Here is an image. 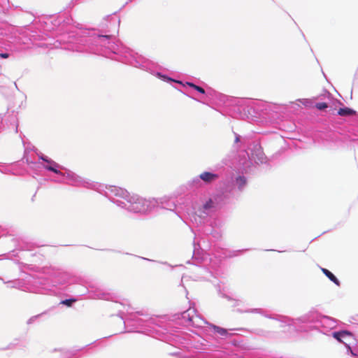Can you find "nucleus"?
<instances>
[{"instance_id": "obj_23", "label": "nucleus", "mask_w": 358, "mask_h": 358, "mask_svg": "<svg viewBox=\"0 0 358 358\" xmlns=\"http://www.w3.org/2000/svg\"><path fill=\"white\" fill-rule=\"evenodd\" d=\"M183 86H188L192 89H194V90L197 91L198 92L202 94H206V91L205 90L200 87V86H198L192 83H190V82H186L185 84L183 85Z\"/></svg>"}, {"instance_id": "obj_33", "label": "nucleus", "mask_w": 358, "mask_h": 358, "mask_svg": "<svg viewBox=\"0 0 358 358\" xmlns=\"http://www.w3.org/2000/svg\"><path fill=\"white\" fill-rule=\"evenodd\" d=\"M118 315L121 317L122 320H124V311L120 310Z\"/></svg>"}, {"instance_id": "obj_27", "label": "nucleus", "mask_w": 358, "mask_h": 358, "mask_svg": "<svg viewBox=\"0 0 358 358\" xmlns=\"http://www.w3.org/2000/svg\"><path fill=\"white\" fill-rule=\"evenodd\" d=\"M315 107L318 110H322L326 109L328 107V105H327V103H326L324 102H321V103H317L315 105Z\"/></svg>"}, {"instance_id": "obj_2", "label": "nucleus", "mask_w": 358, "mask_h": 358, "mask_svg": "<svg viewBox=\"0 0 358 358\" xmlns=\"http://www.w3.org/2000/svg\"><path fill=\"white\" fill-rule=\"evenodd\" d=\"M247 178L244 176H236L226 178L223 182L221 194H216L206 201L201 206L196 208L192 204V212L189 209L187 212L190 215V220L197 228L192 230L195 237L194 240V256L195 252L200 248L199 243L196 242L197 236L201 234L211 235L214 238L221 237L220 228L221 222L216 218H213V214L222 206L224 199L238 196L246 187Z\"/></svg>"}, {"instance_id": "obj_10", "label": "nucleus", "mask_w": 358, "mask_h": 358, "mask_svg": "<svg viewBox=\"0 0 358 358\" xmlns=\"http://www.w3.org/2000/svg\"><path fill=\"white\" fill-rule=\"evenodd\" d=\"M181 316L187 325H191L198 328L203 327L205 324L209 327L210 323L197 314L194 308H189L188 310L182 313Z\"/></svg>"}, {"instance_id": "obj_30", "label": "nucleus", "mask_w": 358, "mask_h": 358, "mask_svg": "<svg viewBox=\"0 0 358 358\" xmlns=\"http://www.w3.org/2000/svg\"><path fill=\"white\" fill-rule=\"evenodd\" d=\"M298 101H300L301 103H302L305 106H308L310 103V100H308L307 99H299Z\"/></svg>"}, {"instance_id": "obj_18", "label": "nucleus", "mask_w": 358, "mask_h": 358, "mask_svg": "<svg viewBox=\"0 0 358 358\" xmlns=\"http://www.w3.org/2000/svg\"><path fill=\"white\" fill-rule=\"evenodd\" d=\"M57 176L51 178V181L59 183V184H66V178L64 176V171L60 170V173H55Z\"/></svg>"}, {"instance_id": "obj_26", "label": "nucleus", "mask_w": 358, "mask_h": 358, "mask_svg": "<svg viewBox=\"0 0 358 358\" xmlns=\"http://www.w3.org/2000/svg\"><path fill=\"white\" fill-rule=\"evenodd\" d=\"M76 301V299H65V300H63L61 303L64 304V305H66L67 306H71L72 304Z\"/></svg>"}, {"instance_id": "obj_31", "label": "nucleus", "mask_w": 358, "mask_h": 358, "mask_svg": "<svg viewBox=\"0 0 358 358\" xmlns=\"http://www.w3.org/2000/svg\"><path fill=\"white\" fill-rule=\"evenodd\" d=\"M0 57L2 59H7L9 57V54L7 52L0 53Z\"/></svg>"}, {"instance_id": "obj_19", "label": "nucleus", "mask_w": 358, "mask_h": 358, "mask_svg": "<svg viewBox=\"0 0 358 358\" xmlns=\"http://www.w3.org/2000/svg\"><path fill=\"white\" fill-rule=\"evenodd\" d=\"M323 273L333 282H334L336 285L340 286V281L338 278L328 269L322 268Z\"/></svg>"}, {"instance_id": "obj_8", "label": "nucleus", "mask_w": 358, "mask_h": 358, "mask_svg": "<svg viewBox=\"0 0 358 358\" xmlns=\"http://www.w3.org/2000/svg\"><path fill=\"white\" fill-rule=\"evenodd\" d=\"M243 159L239 160L241 168L245 173L250 171L251 165L259 164L266 162V157L260 147L255 148L250 155L248 152H243Z\"/></svg>"}, {"instance_id": "obj_5", "label": "nucleus", "mask_w": 358, "mask_h": 358, "mask_svg": "<svg viewBox=\"0 0 358 358\" xmlns=\"http://www.w3.org/2000/svg\"><path fill=\"white\" fill-rule=\"evenodd\" d=\"M130 307L128 306L125 310L129 314V317L124 320L125 325H131L135 329L139 327L143 328L145 331H151V328L156 325L157 319L153 317H149L148 315L143 312L137 311L134 313L129 312ZM139 331L138 330H136Z\"/></svg>"}, {"instance_id": "obj_28", "label": "nucleus", "mask_w": 358, "mask_h": 358, "mask_svg": "<svg viewBox=\"0 0 358 358\" xmlns=\"http://www.w3.org/2000/svg\"><path fill=\"white\" fill-rule=\"evenodd\" d=\"M192 358H213V355L209 354H203V353H199L194 357Z\"/></svg>"}, {"instance_id": "obj_34", "label": "nucleus", "mask_w": 358, "mask_h": 358, "mask_svg": "<svg viewBox=\"0 0 358 358\" xmlns=\"http://www.w3.org/2000/svg\"><path fill=\"white\" fill-rule=\"evenodd\" d=\"M219 96L220 97V100L224 101L226 98L225 96L221 94H220Z\"/></svg>"}, {"instance_id": "obj_15", "label": "nucleus", "mask_w": 358, "mask_h": 358, "mask_svg": "<svg viewBox=\"0 0 358 358\" xmlns=\"http://www.w3.org/2000/svg\"><path fill=\"white\" fill-rule=\"evenodd\" d=\"M90 298L93 299L109 300L110 299V294L102 289H96L90 292Z\"/></svg>"}, {"instance_id": "obj_12", "label": "nucleus", "mask_w": 358, "mask_h": 358, "mask_svg": "<svg viewBox=\"0 0 358 358\" xmlns=\"http://www.w3.org/2000/svg\"><path fill=\"white\" fill-rule=\"evenodd\" d=\"M329 320L328 317H322L315 311L309 312L299 318V320L303 323H313L316 324V327H318L317 324H322Z\"/></svg>"}, {"instance_id": "obj_37", "label": "nucleus", "mask_w": 358, "mask_h": 358, "mask_svg": "<svg viewBox=\"0 0 358 358\" xmlns=\"http://www.w3.org/2000/svg\"><path fill=\"white\" fill-rule=\"evenodd\" d=\"M180 358H192V357H189V356H186V355L183 356L182 355V356H180Z\"/></svg>"}, {"instance_id": "obj_29", "label": "nucleus", "mask_w": 358, "mask_h": 358, "mask_svg": "<svg viewBox=\"0 0 358 358\" xmlns=\"http://www.w3.org/2000/svg\"><path fill=\"white\" fill-rule=\"evenodd\" d=\"M40 316H41V315H35V316L31 317V318H29V319L28 320L27 323H28V324H31L32 322H34L35 321V320H36V318H38V317H40Z\"/></svg>"}, {"instance_id": "obj_38", "label": "nucleus", "mask_w": 358, "mask_h": 358, "mask_svg": "<svg viewBox=\"0 0 358 358\" xmlns=\"http://www.w3.org/2000/svg\"><path fill=\"white\" fill-rule=\"evenodd\" d=\"M224 297H226L227 299H228L229 300H231V297L228 296H226V295H223Z\"/></svg>"}, {"instance_id": "obj_6", "label": "nucleus", "mask_w": 358, "mask_h": 358, "mask_svg": "<svg viewBox=\"0 0 358 358\" xmlns=\"http://www.w3.org/2000/svg\"><path fill=\"white\" fill-rule=\"evenodd\" d=\"M252 107L263 117H268L273 118L287 110V106L285 104H277L262 100L252 102Z\"/></svg>"}, {"instance_id": "obj_3", "label": "nucleus", "mask_w": 358, "mask_h": 358, "mask_svg": "<svg viewBox=\"0 0 358 358\" xmlns=\"http://www.w3.org/2000/svg\"><path fill=\"white\" fill-rule=\"evenodd\" d=\"M106 196L118 207L134 213H150L157 204L155 198L145 199L117 186H108Z\"/></svg>"}, {"instance_id": "obj_16", "label": "nucleus", "mask_w": 358, "mask_h": 358, "mask_svg": "<svg viewBox=\"0 0 358 358\" xmlns=\"http://www.w3.org/2000/svg\"><path fill=\"white\" fill-rule=\"evenodd\" d=\"M200 178H201V181L204 183L209 184L216 180L218 178V175L211 172L205 171L200 174Z\"/></svg>"}, {"instance_id": "obj_4", "label": "nucleus", "mask_w": 358, "mask_h": 358, "mask_svg": "<svg viewBox=\"0 0 358 358\" xmlns=\"http://www.w3.org/2000/svg\"><path fill=\"white\" fill-rule=\"evenodd\" d=\"M63 170L66 178V185L93 189L106 196V190H108V186L85 179L65 167Z\"/></svg>"}, {"instance_id": "obj_35", "label": "nucleus", "mask_w": 358, "mask_h": 358, "mask_svg": "<svg viewBox=\"0 0 358 358\" xmlns=\"http://www.w3.org/2000/svg\"><path fill=\"white\" fill-rule=\"evenodd\" d=\"M241 303L240 300H235L234 306H238Z\"/></svg>"}, {"instance_id": "obj_14", "label": "nucleus", "mask_w": 358, "mask_h": 358, "mask_svg": "<svg viewBox=\"0 0 358 358\" xmlns=\"http://www.w3.org/2000/svg\"><path fill=\"white\" fill-rule=\"evenodd\" d=\"M157 204L156 205V209L158 208L174 211L176 215L180 216V213L177 210L176 204L173 199L169 197H162L156 199Z\"/></svg>"}, {"instance_id": "obj_36", "label": "nucleus", "mask_w": 358, "mask_h": 358, "mask_svg": "<svg viewBox=\"0 0 358 358\" xmlns=\"http://www.w3.org/2000/svg\"><path fill=\"white\" fill-rule=\"evenodd\" d=\"M245 101V100L238 101V104L243 105Z\"/></svg>"}, {"instance_id": "obj_20", "label": "nucleus", "mask_w": 358, "mask_h": 358, "mask_svg": "<svg viewBox=\"0 0 358 358\" xmlns=\"http://www.w3.org/2000/svg\"><path fill=\"white\" fill-rule=\"evenodd\" d=\"M355 113L356 112L354 110L347 107L341 108L338 111V114L341 116H351L355 115Z\"/></svg>"}, {"instance_id": "obj_25", "label": "nucleus", "mask_w": 358, "mask_h": 358, "mask_svg": "<svg viewBox=\"0 0 358 358\" xmlns=\"http://www.w3.org/2000/svg\"><path fill=\"white\" fill-rule=\"evenodd\" d=\"M239 312L243 313V311H241V310H239ZM244 313H258V314H261V315H263L267 317V315H266L264 314V310L262 308H250V309L244 310Z\"/></svg>"}, {"instance_id": "obj_22", "label": "nucleus", "mask_w": 358, "mask_h": 358, "mask_svg": "<svg viewBox=\"0 0 358 358\" xmlns=\"http://www.w3.org/2000/svg\"><path fill=\"white\" fill-rule=\"evenodd\" d=\"M80 350H81V349H76V348L66 350L63 352V355L66 358H74V357L77 355V353Z\"/></svg>"}, {"instance_id": "obj_9", "label": "nucleus", "mask_w": 358, "mask_h": 358, "mask_svg": "<svg viewBox=\"0 0 358 358\" xmlns=\"http://www.w3.org/2000/svg\"><path fill=\"white\" fill-rule=\"evenodd\" d=\"M4 283L9 284V287L13 288H17L24 292L37 293V294H47L48 289L41 285L36 284H26L24 280H15L10 281H4Z\"/></svg>"}, {"instance_id": "obj_21", "label": "nucleus", "mask_w": 358, "mask_h": 358, "mask_svg": "<svg viewBox=\"0 0 358 358\" xmlns=\"http://www.w3.org/2000/svg\"><path fill=\"white\" fill-rule=\"evenodd\" d=\"M202 347L200 348L201 350H211L217 347V344L213 343L209 340L203 339V343H201Z\"/></svg>"}, {"instance_id": "obj_17", "label": "nucleus", "mask_w": 358, "mask_h": 358, "mask_svg": "<svg viewBox=\"0 0 358 358\" xmlns=\"http://www.w3.org/2000/svg\"><path fill=\"white\" fill-rule=\"evenodd\" d=\"M209 329H211L214 333L217 334L221 337H228L231 336V334H229L227 329L213 324H209Z\"/></svg>"}, {"instance_id": "obj_1", "label": "nucleus", "mask_w": 358, "mask_h": 358, "mask_svg": "<svg viewBox=\"0 0 358 358\" xmlns=\"http://www.w3.org/2000/svg\"><path fill=\"white\" fill-rule=\"evenodd\" d=\"M120 20L116 15L106 16L101 27L104 34L94 29H79L76 31L64 34L57 41L67 43L64 49L86 54L102 55L129 64L155 75L166 82H176L173 79L155 71L156 64L128 48L120 46L113 41V33L118 30Z\"/></svg>"}, {"instance_id": "obj_7", "label": "nucleus", "mask_w": 358, "mask_h": 358, "mask_svg": "<svg viewBox=\"0 0 358 358\" xmlns=\"http://www.w3.org/2000/svg\"><path fill=\"white\" fill-rule=\"evenodd\" d=\"M44 274L51 276L54 286L65 285L71 283V275L61 267L49 266L42 268Z\"/></svg>"}, {"instance_id": "obj_11", "label": "nucleus", "mask_w": 358, "mask_h": 358, "mask_svg": "<svg viewBox=\"0 0 358 358\" xmlns=\"http://www.w3.org/2000/svg\"><path fill=\"white\" fill-rule=\"evenodd\" d=\"M38 157L39 159L43 161V162H39L38 164L49 171L55 173H60V170L64 169V166L43 154H41Z\"/></svg>"}, {"instance_id": "obj_39", "label": "nucleus", "mask_w": 358, "mask_h": 358, "mask_svg": "<svg viewBox=\"0 0 358 358\" xmlns=\"http://www.w3.org/2000/svg\"><path fill=\"white\" fill-rule=\"evenodd\" d=\"M0 257H2V255H0Z\"/></svg>"}, {"instance_id": "obj_24", "label": "nucleus", "mask_w": 358, "mask_h": 358, "mask_svg": "<svg viewBox=\"0 0 358 358\" xmlns=\"http://www.w3.org/2000/svg\"><path fill=\"white\" fill-rule=\"evenodd\" d=\"M189 185L192 187H199L201 186V178L200 175L197 177L194 178L190 182Z\"/></svg>"}, {"instance_id": "obj_13", "label": "nucleus", "mask_w": 358, "mask_h": 358, "mask_svg": "<svg viewBox=\"0 0 358 358\" xmlns=\"http://www.w3.org/2000/svg\"><path fill=\"white\" fill-rule=\"evenodd\" d=\"M333 336L336 340H338L340 342L343 343L345 345V346L347 347L348 351L350 352V353L354 357H358V345L354 348H352L350 346V345L347 344L346 343H345L343 341V339H345L347 338H350L352 336V334L350 332H349L348 331H335L333 333Z\"/></svg>"}, {"instance_id": "obj_32", "label": "nucleus", "mask_w": 358, "mask_h": 358, "mask_svg": "<svg viewBox=\"0 0 358 358\" xmlns=\"http://www.w3.org/2000/svg\"><path fill=\"white\" fill-rule=\"evenodd\" d=\"M241 137L237 134H235V143H238L241 141Z\"/></svg>"}]
</instances>
